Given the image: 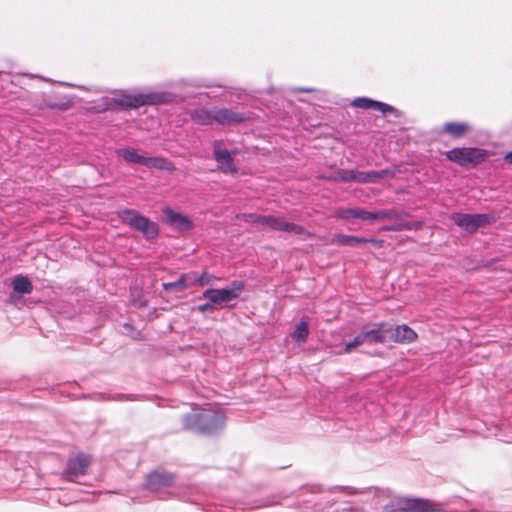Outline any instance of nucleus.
<instances>
[{"mask_svg":"<svg viewBox=\"0 0 512 512\" xmlns=\"http://www.w3.org/2000/svg\"><path fill=\"white\" fill-rule=\"evenodd\" d=\"M21 76L0 72V92L16 101V107L29 115L41 111V94L31 93L20 86Z\"/></svg>","mask_w":512,"mask_h":512,"instance_id":"obj_1","label":"nucleus"},{"mask_svg":"<svg viewBox=\"0 0 512 512\" xmlns=\"http://www.w3.org/2000/svg\"><path fill=\"white\" fill-rule=\"evenodd\" d=\"M226 416L221 409H194L182 418L183 429L201 435H213L222 430Z\"/></svg>","mask_w":512,"mask_h":512,"instance_id":"obj_2","label":"nucleus"},{"mask_svg":"<svg viewBox=\"0 0 512 512\" xmlns=\"http://www.w3.org/2000/svg\"><path fill=\"white\" fill-rule=\"evenodd\" d=\"M245 284L243 281L234 280L228 286L221 289H206L202 293V297L211 300L216 310H219L231 301L236 300L240 293L244 290Z\"/></svg>","mask_w":512,"mask_h":512,"instance_id":"obj_3","label":"nucleus"},{"mask_svg":"<svg viewBox=\"0 0 512 512\" xmlns=\"http://www.w3.org/2000/svg\"><path fill=\"white\" fill-rule=\"evenodd\" d=\"M446 158L461 167L479 165L486 160L488 152L477 147H457L445 152Z\"/></svg>","mask_w":512,"mask_h":512,"instance_id":"obj_4","label":"nucleus"},{"mask_svg":"<svg viewBox=\"0 0 512 512\" xmlns=\"http://www.w3.org/2000/svg\"><path fill=\"white\" fill-rule=\"evenodd\" d=\"M451 220L455 225L464 231L473 234L479 228L489 226L495 221V217L491 214H469L462 212H454L451 215Z\"/></svg>","mask_w":512,"mask_h":512,"instance_id":"obj_5","label":"nucleus"},{"mask_svg":"<svg viewBox=\"0 0 512 512\" xmlns=\"http://www.w3.org/2000/svg\"><path fill=\"white\" fill-rule=\"evenodd\" d=\"M387 322H378L373 324L371 329H365L356 335L351 341L345 344L344 353H349L353 348L361 346L365 343H385L387 330Z\"/></svg>","mask_w":512,"mask_h":512,"instance_id":"obj_6","label":"nucleus"},{"mask_svg":"<svg viewBox=\"0 0 512 512\" xmlns=\"http://www.w3.org/2000/svg\"><path fill=\"white\" fill-rule=\"evenodd\" d=\"M176 475L166 469L159 467L151 471L145 479L144 488L151 493H157L164 488L171 487Z\"/></svg>","mask_w":512,"mask_h":512,"instance_id":"obj_7","label":"nucleus"},{"mask_svg":"<svg viewBox=\"0 0 512 512\" xmlns=\"http://www.w3.org/2000/svg\"><path fill=\"white\" fill-rule=\"evenodd\" d=\"M431 503L421 499H407L391 501L386 504L382 512H429Z\"/></svg>","mask_w":512,"mask_h":512,"instance_id":"obj_8","label":"nucleus"},{"mask_svg":"<svg viewBox=\"0 0 512 512\" xmlns=\"http://www.w3.org/2000/svg\"><path fill=\"white\" fill-rule=\"evenodd\" d=\"M90 464V457L83 453L69 458L63 471V478L71 482L76 481L77 478L87 473Z\"/></svg>","mask_w":512,"mask_h":512,"instance_id":"obj_9","label":"nucleus"},{"mask_svg":"<svg viewBox=\"0 0 512 512\" xmlns=\"http://www.w3.org/2000/svg\"><path fill=\"white\" fill-rule=\"evenodd\" d=\"M102 110H114L118 107L123 109H137L144 106L143 94H122L119 98H103Z\"/></svg>","mask_w":512,"mask_h":512,"instance_id":"obj_10","label":"nucleus"},{"mask_svg":"<svg viewBox=\"0 0 512 512\" xmlns=\"http://www.w3.org/2000/svg\"><path fill=\"white\" fill-rule=\"evenodd\" d=\"M215 117L216 123L222 126L238 125L251 120V112H242L233 108H216Z\"/></svg>","mask_w":512,"mask_h":512,"instance_id":"obj_11","label":"nucleus"},{"mask_svg":"<svg viewBox=\"0 0 512 512\" xmlns=\"http://www.w3.org/2000/svg\"><path fill=\"white\" fill-rule=\"evenodd\" d=\"M385 329L387 330L385 333L386 342L408 344L414 342L417 339V333L405 324L397 325L394 327L387 322V327Z\"/></svg>","mask_w":512,"mask_h":512,"instance_id":"obj_12","label":"nucleus"},{"mask_svg":"<svg viewBox=\"0 0 512 512\" xmlns=\"http://www.w3.org/2000/svg\"><path fill=\"white\" fill-rule=\"evenodd\" d=\"M163 214L166 224L180 231H188L194 227L193 221L188 216L174 211L170 207H165Z\"/></svg>","mask_w":512,"mask_h":512,"instance_id":"obj_13","label":"nucleus"},{"mask_svg":"<svg viewBox=\"0 0 512 512\" xmlns=\"http://www.w3.org/2000/svg\"><path fill=\"white\" fill-rule=\"evenodd\" d=\"M351 104H352V106H354L356 108H361V109H366V110L372 109V110L380 111L382 114L393 113V114H395L396 117L400 116V111L397 110L395 107H393L389 104H386L384 102H381V101L373 100L368 97L355 98Z\"/></svg>","mask_w":512,"mask_h":512,"instance_id":"obj_14","label":"nucleus"},{"mask_svg":"<svg viewBox=\"0 0 512 512\" xmlns=\"http://www.w3.org/2000/svg\"><path fill=\"white\" fill-rule=\"evenodd\" d=\"M236 154H238L237 150L230 152L227 149H221L219 147H216L213 152V156L218 164V168L225 174L237 173V167L232 157Z\"/></svg>","mask_w":512,"mask_h":512,"instance_id":"obj_15","label":"nucleus"},{"mask_svg":"<svg viewBox=\"0 0 512 512\" xmlns=\"http://www.w3.org/2000/svg\"><path fill=\"white\" fill-rule=\"evenodd\" d=\"M268 227L275 231L288 232L295 235L306 234L310 236V233L303 226L288 222L284 219V217L281 216L271 215L269 218Z\"/></svg>","mask_w":512,"mask_h":512,"instance_id":"obj_16","label":"nucleus"},{"mask_svg":"<svg viewBox=\"0 0 512 512\" xmlns=\"http://www.w3.org/2000/svg\"><path fill=\"white\" fill-rule=\"evenodd\" d=\"M383 240L374 239V238H365L361 236H353V235H344L337 234L331 240V244H337L339 246H358L364 245L367 243H371L376 248H381L383 245Z\"/></svg>","mask_w":512,"mask_h":512,"instance_id":"obj_17","label":"nucleus"},{"mask_svg":"<svg viewBox=\"0 0 512 512\" xmlns=\"http://www.w3.org/2000/svg\"><path fill=\"white\" fill-rule=\"evenodd\" d=\"M73 105L71 98L68 96H58V95H46L41 94V111L44 109L49 110H57V111H67Z\"/></svg>","mask_w":512,"mask_h":512,"instance_id":"obj_18","label":"nucleus"},{"mask_svg":"<svg viewBox=\"0 0 512 512\" xmlns=\"http://www.w3.org/2000/svg\"><path fill=\"white\" fill-rule=\"evenodd\" d=\"M143 94L144 106L171 104L177 101L178 95L169 91H153Z\"/></svg>","mask_w":512,"mask_h":512,"instance_id":"obj_19","label":"nucleus"},{"mask_svg":"<svg viewBox=\"0 0 512 512\" xmlns=\"http://www.w3.org/2000/svg\"><path fill=\"white\" fill-rule=\"evenodd\" d=\"M117 215L123 224L128 225L135 231H139L146 218V216L141 215L138 211L128 208L120 209Z\"/></svg>","mask_w":512,"mask_h":512,"instance_id":"obj_20","label":"nucleus"},{"mask_svg":"<svg viewBox=\"0 0 512 512\" xmlns=\"http://www.w3.org/2000/svg\"><path fill=\"white\" fill-rule=\"evenodd\" d=\"M394 172L389 169H382L378 171H358L356 170V182L361 184L376 183L386 176H393Z\"/></svg>","mask_w":512,"mask_h":512,"instance_id":"obj_21","label":"nucleus"},{"mask_svg":"<svg viewBox=\"0 0 512 512\" xmlns=\"http://www.w3.org/2000/svg\"><path fill=\"white\" fill-rule=\"evenodd\" d=\"M215 117V110L214 108L208 109L206 107H200L197 109H194L190 113L191 120L198 125L203 126H210L214 123H216V120H214Z\"/></svg>","mask_w":512,"mask_h":512,"instance_id":"obj_22","label":"nucleus"},{"mask_svg":"<svg viewBox=\"0 0 512 512\" xmlns=\"http://www.w3.org/2000/svg\"><path fill=\"white\" fill-rule=\"evenodd\" d=\"M150 169H158L165 171H173L175 169L173 163L163 157H146L144 156L143 164Z\"/></svg>","mask_w":512,"mask_h":512,"instance_id":"obj_23","label":"nucleus"},{"mask_svg":"<svg viewBox=\"0 0 512 512\" xmlns=\"http://www.w3.org/2000/svg\"><path fill=\"white\" fill-rule=\"evenodd\" d=\"M335 215L342 220L360 219L366 221L367 211L359 207L340 208L336 211Z\"/></svg>","mask_w":512,"mask_h":512,"instance_id":"obj_24","label":"nucleus"},{"mask_svg":"<svg viewBox=\"0 0 512 512\" xmlns=\"http://www.w3.org/2000/svg\"><path fill=\"white\" fill-rule=\"evenodd\" d=\"M12 286L14 292L25 295L30 294L33 290L32 282L27 276L17 275L12 280Z\"/></svg>","mask_w":512,"mask_h":512,"instance_id":"obj_25","label":"nucleus"},{"mask_svg":"<svg viewBox=\"0 0 512 512\" xmlns=\"http://www.w3.org/2000/svg\"><path fill=\"white\" fill-rule=\"evenodd\" d=\"M468 129L469 125L464 122H446L442 130L453 138H461Z\"/></svg>","mask_w":512,"mask_h":512,"instance_id":"obj_26","label":"nucleus"},{"mask_svg":"<svg viewBox=\"0 0 512 512\" xmlns=\"http://www.w3.org/2000/svg\"><path fill=\"white\" fill-rule=\"evenodd\" d=\"M118 156L122 157L127 163L130 164H143L144 156L138 154L137 150L133 147H124L117 150Z\"/></svg>","mask_w":512,"mask_h":512,"instance_id":"obj_27","label":"nucleus"},{"mask_svg":"<svg viewBox=\"0 0 512 512\" xmlns=\"http://www.w3.org/2000/svg\"><path fill=\"white\" fill-rule=\"evenodd\" d=\"M399 218V213L395 209H386L378 211H367L366 221L368 220H394Z\"/></svg>","mask_w":512,"mask_h":512,"instance_id":"obj_28","label":"nucleus"},{"mask_svg":"<svg viewBox=\"0 0 512 512\" xmlns=\"http://www.w3.org/2000/svg\"><path fill=\"white\" fill-rule=\"evenodd\" d=\"M138 232H141L147 240H154L159 235V226L146 217Z\"/></svg>","mask_w":512,"mask_h":512,"instance_id":"obj_29","label":"nucleus"},{"mask_svg":"<svg viewBox=\"0 0 512 512\" xmlns=\"http://www.w3.org/2000/svg\"><path fill=\"white\" fill-rule=\"evenodd\" d=\"M309 335V325L306 320H301L295 330L291 333V337L296 342H305Z\"/></svg>","mask_w":512,"mask_h":512,"instance_id":"obj_30","label":"nucleus"},{"mask_svg":"<svg viewBox=\"0 0 512 512\" xmlns=\"http://www.w3.org/2000/svg\"><path fill=\"white\" fill-rule=\"evenodd\" d=\"M183 279L185 281L186 287H190L195 284H199L203 286L204 277L206 276V272H203L201 275H199L196 272H189L182 274Z\"/></svg>","mask_w":512,"mask_h":512,"instance_id":"obj_31","label":"nucleus"},{"mask_svg":"<svg viewBox=\"0 0 512 512\" xmlns=\"http://www.w3.org/2000/svg\"><path fill=\"white\" fill-rule=\"evenodd\" d=\"M162 286H163V289L167 292H170V291L182 292L187 288L182 275L176 281L163 283Z\"/></svg>","mask_w":512,"mask_h":512,"instance_id":"obj_32","label":"nucleus"},{"mask_svg":"<svg viewBox=\"0 0 512 512\" xmlns=\"http://www.w3.org/2000/svg\"><path fill=\"white\" fill-rule=\"evenodd\" d=\"M336 179L342 182H356V170L340 169L337 171Z\"/></svg>","mask_w":512,"mask_h":512,"instance_id":"obj_33","label":"nucleus"},{"mask_svg":"<svg viewBox=\"0 0 512 512\" xmlns=\"http://www.w3.org/2000/svg\"><path fill=\"white\" fill-rule=\"evenodd\" d=\"M270 216L271 215L253 214L250 215V221L255 224L268 226Z\"/></svg>","mask_w":512,"mask_h":512,"instance_id":"obj_34","label":"nucleus"},{"mask_svg":"<svg viewBox=\"0 0 512 512\" xmlns=\"http://www.w3.org/2000/svg\"><path fill=\"white\" fill-rule=\"evenodd\" d=\"M197 310L201 313H206V312H213L215 311V307L213 305V303H211V300H208L207 302L199 305L197 307Z\"/></svg>","mask_w":512,"mask_h":512,"instance_id":"obj_35","label":"nucleus"},{"mask_svg":"<svg viewBox=\"0 0 512 512\" xmlns=\"http://www.w3.org/2000/svg\"><path fill=\"white\" fill-rule=\"evenodd\" d=\"M112 400H118V401H135L138 400V397L134 394H117L114 397L111 398Z\"/></svg>","mask_w":512,"mask_h":512,"instance_id":"obj_36","label":"nucleus"},{"mask_svg":"<svg viewBox=\"0 0 512 512\" xmlns=\"http://www.w3.org/2000/svg\"><path fill=\"white\" fill-rule=\"evenodd\" d=\"M276 503H278V501L275 500V497H269L261 500L255 507H266L274 505Z\"/></svg>","mask_w":512,"mask_h":512,"instance_id":"obj_37","label":"nucleus"},{"mask_svg":"<svg viewBox=\"0 0 512 512\" xmlns=\"http://www.w3.org/2000/svg\"><path fill=\"white\" fill-rule=\"evenodd\" d=\"M505 161L512 165V151L508 152L505 157Z\"/></svg>","mask_w":512,"mask_h":512,"instance_id":"obj_38","label":"nucleus"},{"mask_svg":"<svg viewBox=\"0 0 512 512\" xmlns=\"http://www.w3.org/2000/svg\"><path fill=\"white\" fill-rule=\"evenodd\" d=\"M211 278L212 276L206 273V276L204 277L203 286L209 284L211 282Z\"/></svg>","mask_w":512,"mask_h":512,"instance_id":"obj_39","label":"nucleus"},{"mask_svg":"<svg viewBox=\"0 0 512 512\" xmlns=\"http://www.w3.org/2000/svg\"><path fill=\"white\" fill-rule=\"evenodd\" d=\"M123 327H124L125 329H127V330H132V329H133L132 325H131V324H129V323H125V324L123 325Z\"/></svg>","mask_w":512,"mask_h":512,"instance_id":"obj_40","label":"nucleus"},{"mask_svg":"<svg viewBox=\"0 0 512 512\" xmlns=\"http://www.w3.org/2000/svg\"><path fill=\"white\" fill-rule=\"evenodd\" d=\"M60 85L62 86H68V87H73L74 85L68 83V82H59Z\"/></svg>","mask_w":512,"mask_h":512,"instance_id":"obj_41","label":"nucleus"},{"mask_svg":"<svg viewBox=\"0 0 512 512\" xmlns=\"http://www.w3.org/2000/svg\"><path fill=\"white\" fill-rule=\"evenodd\" d=\"M298 91H300V92H310L312 90L309 89V88H299Z\"/></svg>","mask_w":512,"mask_h":512,"instance_id":"obj_42","label":"nucleus"},{"mask_svg":"<svg viewBox=\"0 0 512 512\" xmlns=\"http://www.w3.org/2000/svg\"><path fill=\"white\" fill-rule=\"evenodd\" d=\"M139 305H140V306H145V305H146V303H145V302H140V304H139Z\"/></svg>","mask_w":512,"mask_h":512,"instance_id":"obj_43","label":"nucleus"}]
</instances>
